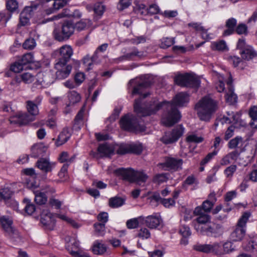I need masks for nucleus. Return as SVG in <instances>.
<instances>
[{
  "label": "nucleus",
  "mask_w": 257,
  "mask_h": 257,
  "mask_svg": "<svg viewBox=\"0 0 257 257\" xmlns=\"http://www.w3.org/2000/svg\"><path fill=\"white\" fill-rule=\"evenodd\" d=\"M149 93H145L143 96L136 99L134 103V110L138 116H147L155 114L161 108H164L161 122L167 127L173 126L177 123L181 118L180 112L172 103L168 101L160 102L154 98L146 105L142 104V99L149 95Z\"/></svg>",
  "instance_id": "1"
},
{
  "label": "nucleus",
  "mask_w": 257,
  "mask_h": 257,
  "mask_svg": "<svg viewBox=\"0 0 257 257\" xmlns=\"http://www.w3.org/2000/svg\"><path fill=\"white\" fill-rule=\"evenodd\" d=\"M198 117L208 122L218 109L217 102L208 96L203 97L195 105Z\"/></svg>",
  "instance_id": "2"
},
{
  "label": "nucleus",
  "mask_w": 257,
  "mask_h": 257,
  "mask_svg": "<svg viewBox=\"0 0 257 257\" xmlns=\"http://www.w3.org/2000/svg\"><path fill=\"white\" fill-rule=\"evenodd\" d=\"M121 127L127 131L135 133H143L146 131V127L139 123L136 116L133 115H125L120 120Z\"/></svg>",
  "instance_id": "3"
},
{
  "label": "nucleus",
  "mask_w": 257,
  "mask_h": 257,
  "mask_svg": "<svg viewBox=\"0 0 257 257\" xmlns=\"http://www.w3.org/2000/svg\"><path fill=\"white\" fill-rule=\"evenodd\" d=\"M74 26L70 22H65L61 28H56L53 31V36L55 40L62 42L68 40L73 34Z\"/></svg>",
  "instance_id": "4"
},
{
  "label": "nucleus",
  "mask_w": 257,
  "mask_h": 257,
  "mask_svg": "<svg viewBox=\"0 0 257 257\" xmlns=\"http://www.w3.org/2000/svg\"><path fill=\"white\" fill-rule=\"evenodd\" d=\"M175 81L179 85L189 87H198L200 83L196 76L188 73L178 75L175 77Z\"/></svg>",
  "instance_id": "5"
},
{
  "label": "nucleus",
  "mask_w": 257,
  "mask_h": 257,
  "mask_svg": "<svg viewBox=\"0 0 257 257\" xmlns=\"http://www.w3.org/2000/svg\"><path fill=\"white\" fill-rule=\"evenodd\" d=\"M237 48L240 50V54L242 59L249 61L257 57V52L253 48L247 45L244 39H239Z\"/></svg>",
  "instance_id": "6"
},
{
  "label": "nucleus",
  "mask_w": 257,
  "mask_h": 257,
  "mask_svg": "<svg viewBox=\"0 0 257 257\" xmlns=\"http://www.w3.org/2000/svg\"><path fill=\"white\" fill-rule=\"evenodd\" d=\"M184 133V128L182 125H178L171 132L166 133L161 138V141L165 144H170L177 142Z\"/></svg>",
  "instance_id": "7"
},
{
  "label": "nucleus",
  "mask_w": 257,
  "mask_h": 257,
  "mask_svg": "<svg viewBox=\"0 0 257 257\" xmlns=\"http://www.w3.org/2000/svg\"><path fill=\"white\" fill-rule=\"evenodd\" d=\"M143 151L142 146L138 144H122L118 146L116 153L119 155H124L127 153L140 154Z\"/></svg>",
  "instance_id": "8"
},
{
  "label": "nucleus",
  "mask_w": 257,
  "mask_h": 257,
  "mask_svg": "<svg viewBox=\"0 0 257 257\" xmlns=\"http://www.w3.org/2000/svg\"><path fill=\"white\" fill-rule=\"evenodd\" d=\"M198 229H204L201 233L203 235L217 237L223 233V228L221 225L213 222H209L207 226L200 227Z\"/></svg>",
  "instance_id": "9"
},
{
  "label": "nucleus",
  "mask_w": 257,
  "mask_h": 257,
  "mask_svg": "<svg viewBox=\"0 0 257 257\" xmlns=\"http://www.w3.org/2000/svg\"><path fill=\"white\" fill-rule=\"evenodd\" d=\"M232 118L234 125L230 126L226 130L224 135V139L226 140L232 137L235 127H244L246 125L245 122L240 118V115L238 113L233 114Z\"/></svg>",
  "instance_id": "10"
},
{
  "label": "nucleus",
  "mask_w": 257,
  "mask_h": 257,
  "mask_svg": "<svg viewBox=\"0 0 257 257\" xmlns=\"http://www.w3.org/2000/svg\"><path fill=\"white\" fill-rule=\"evenodd\" d=\"M54 215L48 210H43L41 213V222L45 229L53 230L55 225Z\"/></svg>",
  "instance_id": "11"
},
{
  "label": "nucleus",
  "mask_w": 257,
  "mask_h": 257,
  "mask_svg": "<svg viewBox=\"0 0 257 257\" xmlns=\"http://www.w3.org/2000/svg\"><path fill=\"white\" fill-rule=\"evenodd\" d=\"M55 68L57 70L56 72V78L59 79L67 78L72 70L71 65H66V63H62L61 62H57L55 64Z\"/></svg>",
  "instance_id": "12"
},
{
  "label": "nucleus",
  "mask_w": 257,
  "mask_h": 257,
  "mask_svg": "<svg viewBox=\"0 0 257 257\" xmlns=\"http://www.w3.org/2000/svg\"><path fill=\"white\" fill-rule=\"evenodd\" d=\"M151 82L148 80H142L138 78L132 79L129 82V84L131 85H136V86L134 87L133 91V94H141L142 93V90L149 87L151 85Z\"/></svg>",
  "instance_id": "13"
},
{
  "label": "nucleus",
  "mask_w": 257,
  "mask_h": 257,
  "mask_svg": "<svg viewBox=\"0 0 257 257\" xmlns=\"http://www.w3.org/2000/svg\"><path fill=\"white\" fill-rule=\"evenodd\" d=\"M35 119V117L27 113L19 114L18 116L11 118V123L18 124L19 125H25L30 122L33 121Z\"/></svg>",
  "instance_id": "14"
},
{
  "label": "nucleus",
  "mask_w": 257,
  "mask_h": 257,
  "mask_svg": "<svg viewBox=\"0 0 257 257\" xmlns=\"http://www.w3.org/2000/svg\"><path fill=\"white\" fill-rule=\"evenodd\" d=\"M73 53V50L70 46H63L59 50L60 57L58 62L67 64L70 59Z\"/></svg>",
  "instance_id": "15"
},
{
  "label": "nucleus",
  "mask_w": 257,
  "mask_h": 257,
  "mask_svg": "<svg viewBox=\"0 0 257 257\" xmlns=\"http://www.w3.org/2000/svg\"><path fill=\"white\" fill-rule=\"evenodd\" d=\"M210 219V216L207 214L198 216L193 221L195 229L197 232L201 233L204 229H198V227L200 228V227H204V226H207L209 223Z\"/></svg>",
  "instance_id": "16"
},
{
  "label": "nucleus",
  "mask_w": 257,
  "mask_h": 257,
  "mask_svg": "<svg viewBox=\"0 0 257 257\" xmlns=\"http://www.w3.org/2000/svg\"><path fill=\"white\" fill-rule=\"evenodd\" d=\"M116 174L122 177L123 180L128 181L131 183H134L135 171L132 169L119 168L115 171Z\"/></svg>",
  "instance_id": "17"
},
{
  "label": "nucleus",
  "mask_w": 257,
  "mask_h": 257,
  "mask_svg": "<svg viewBox=\"0 0 257 257\" xmlns=\"http://www.w3.org/2000/svg\"><path fill=\"white\" fill-rule=\"evenodd\" d=\"M189 101V96L185 92H180L176 95L174 99L169 103H172L176 108V106H183L185 103H188Z\"/></svg>",
  "instance_id": "18"
},
{
  "label": "nucleus",
  "mask_w": 257,
  "mask_h": 257,
  "mask_svg": "<svg viewBox=\"0 0 257 257\" xmlns=\"http://www.w3.org/2000/svg\"><path fill=\"white\" fill-rule=\"evenodd\" d=\"M182 164V159L168 157L166 158L165 163L161 165H164L170 169L177 171L181 169Z\"/></svg>",
  "instance_id": "19"
},
{
  "label": "nucleus",
  "mask_w": 257,
  "mask_h": 257,
  "mask_svg": "<svg viewBox=\"0 0 257 257\" xmlns=\"http://www.w3.org/2000/svg\"><path fill=\"white\" fill-rule=\"evenodd\" d=\"M54 164L50 163L45 158H40L36 163V166L45 173L51 172Z\"/></svg>",
  "instance_id": "20"
},
{
  "label": "nucleus",
  "mask_w": 257,
  "mask_h": 257,
  "mask_svg": "<svg viewBox=\"0 0 257 257\" xmlns=\"http://www.w3.org/2000/svg\"><path fill=\"white\" fill-rule=\"evenodd\" d=\"M97 151L101 157H109L114 154L113 148L107 143L100 144Z\"/></svg>",
  "instance_id": "21"
},
{
  "label": "nucleus",
  "mask_w": 257,
  "mask_h": 257,
  "mask_svg": "<svg viewBox=\"0 0 257 257\" xmlns=\"http://www.w3.org/2000/svg\"><path fill=\"white\" fill-rule=\"evenodd\" d=\"M71 134L68 127H65L58 136L56 145L57 146H61L65 143L70 138Z\"/></svg>",
  "instance_id": "22"
},
{
  "label": "nucleus",
  "mask_w": 257,
  "mask_h": 257,
  "mask_svg": "<svg viewBox=\"0 0 257 257\" xmlns=\"http://www.w3.org/2000/svg\"><path fill=\"white\" fill-rule=\"evenodd\" d=\"M144 56V52L139 51L137 48L134 47L133 48L132 52L120 57L119 58V60L120 61H122L123 60H132L136 57H137L138 58H142Z\"/></svg>",
  "instance_id": "23"
},
{
  "label": "nucleus",
  "mask_w": 257,
  "mask_h": 257,
  "mask_svg": "<svg viewBox=\"0 0 257 257\" xmlns=\"http://www.w3.org/2000/svg\"><path fill=\"white\" fill-rule=\"evenodd\" d=\"M236 24L237 21L235 19L232 18L227 20L225 23V27L227 29L224 31L223 35L228 36L233 34L235 32Z\"/></svg>",
  "instance_id": "24"
},
{
  "label": "nucleus",
  "mask_w": 257,
  "mask_h": 257,
  "mask_svg": "<svg viewBox=\"0 0 257 257\" xmlns=\"http://www.w3.org/2000/svg\"><path fill=\"white\" fill-rule=\"evenodd\" d=\"M245 230L243 227H238L230 234L231 239L234 241L241 240L244 236Z\"/></svg>",
  "instance_id": "25"
},
{
  "label": "nucleus",
  "mask_w": 257,
  "mask_h": 257,
  "mask_svg": "<svg viewBox=\"0 0 257 257\" xmlns=\"http://www.w3.org/2000/svg\"><path fill=\"white\" fill-rule=\"evenodd\" d=\"M146 226L150 228H157L161 223V219L154 216H148L145 220L144 219Z\"/></svg>",
  "instance_id": "26"
},
{
  "label": "nucleus",
  "mask_w": 257,
  "mask_h": 257,
  "mask_svg": "<svg viewBox=\"0 0 257 257\" xmlns=\"http://www.w3.org/2000/svg\"><path fill=\"white\" fill-rule=\"evenodd\" d=\"M0 222L3 228L6 232L9 231H12L13 228L12 226L13 220L8 216H3L0 217Z\"/></svg>",
  "instance_id": "27"
},
{
  "label": "nucleus",
  "mask_w": 257,
  "mask_h": 257,
  "mask_svg": "<svg viewBox=\"0 0 257 257\" xmlns=\"http://www.w3.org/2000/svg\"><path fill=\"white\" fill-rule=\"evenodd\" d=\"M81 16V13L78 10H75L73 12L70 13L68 10H64V11L54 17V19H60L63 17H74V18H80Z\"/></svg>",
  "instance_id": "28"
},
{
  "label": "nucleus",
  "mask_w": 257,
  "mask_h": 257,
  "mask_svg": "<svg viewBox=\"0 0 257 257\" xmlns=\"http://www.w3.org/2000/svg\"><path fill=\"white\" fill-rule=\"evenodd\" d=\"M125 199L120 197L115 196L109 199L108 205L111 208H117L123 205Z\"/></svg>",
  "instance_id": "29"
},
{
  "label": "nucleus",
  "mask_w": 257,
  "mask_h": 257,
  "mask_svg": "<svg viewBox=\"0 0 257 257\" xmlns=\"http://www.w3.org/2000/svg\"><path fill=\"white\" fill-rule=\"evenodd\" d=\"M144 223V218L139 217L128 220L126 222V226L129 229L137 228L140 224Z\"/></svg>",
  "instance_id": "30"
},
{
  "label": "nucleus",
  "mask_w": 257,
  "mask_h": 257,
  "mask_svg": "<svg viewBox=\"0 0 257 257\" xmlns=\"http://www.w3.org/2000/svg\"><path fill=\"white\" fill-rule=\"evenodd\" d=\"M15 80L17 82L23 81L25 83H30L34 80V76L30 73H24L16 77Z\"/></svg>",
  "instance_id": "31"
},
{
  "label": "nucleus",
  "mask_w": 257,
  "mask_h": 257,
  "mask_svg": "<svg viewBox=\"0 0 257 257\" xmlns=\"http://www.w3.org/2000/svg\"><path fill=\"white\" fill-rule=\"evenodd\" d=\"M27 108L29 113L35 117L39 113L38 105L33 101L28 100L27 101Z\"/></svg>",
  "instance_id": "32"
},
{
  "label": "nucleus",
  "mask_w": 257,
  "mask_h": 257,
  "mask_svg": "<svg viewBox=\"0 0 257 257\" xmlns=\"http://www.w3.org/2000/svg\"><path fill=\"white\" fill-rule=\"evenodd\" d=\"M7 13H12L16 12L19 8V3L16 0H6Z\"/></svg>",
  "instance_id": "33"
},
{
  "label": "nucleus",
  "mask_w": 257,
  "mask_h": 257,
  "mask_svg": "<svg viewBox=\"0 0 257 257\" xmlns=\"http://www.w3.org/2000/svg\"><path fill=\"white\" fill-rule=\"evenodd\" d=\"M106 251V246L100 242H95L92 247V251L95 254H102Z\"/></svg>",
  "instance_id": "34"
},
{
  "label": "nucleus",
  "mask_w": 257,
  "mask_h": 257,
  "mask_svg": "<svg viewBox=\"0 0 257 257\" xmlns=\"http://www.w3.org/2000/svg\"><path fill=\"white\" fill-rule=\"evenodd\" d=\"M35 194V201L37 204L41 205L45 204L47 202V197L44 193L36 191Z\"/></svg>",
  "instance_id": "35"
},
{
  "label": "nucleus",
  "mask_w": 257,
  "mask_h": 257,
  "mask_svg": "<svg viewBox=\"0 0 257 257\" xmlns=\"http://www.w3.org/2000/svg\"><path fill=\"white\" fill-rule=\"evenodd\" d=\"M169 174L161 173L158 174L154 176L153 182L155 183L161 184L167 181L169 178Z\"/></svg>",
  "instance_id": "36"
},
{
  "label": "nucleus",
  "mask_w": 257,
  "mask_h": 257,
  "mask_svg": "<svg viewBox=\"0 0 257 257\" xmlns=\"http://www.w3.org/2000/svg\"><path fill=\"white\" fill-rule=\"evenodd\" d=\"M148 178V175L142 172L135 171L134 182L137 183H139L140 182L144 183L147 181Z\"/></svg>",
  "instance_id": "37"
},
{
  "label": "nucleus",
  "mask_w": 257,
  "mask_h": 257,
  "mask_svg": "<svg viewBox=\"0 0 257 257\" xmlns=\"http://www.w3.org/2000/svg\"><path fill=\"white\" fill-rule=\"evenodd\" d=\"M26 68V66H25L20 60H18L17 62H16L11 65L10 70L15 73H19L21 71Z\"/></svg>",
  "instance_id": "38"
},
{
  "label": "nucleus",
  "mask_w": 257,
  "mask_h": 257,
  "mask_svg": "<svg viewBox=\"0 0 257 257\" xmlns=\"http://www.w3.org/2000/svg\"><path fill=\"white\" fill-rule=\"evenodd\" d=\"M68 98L69 100V105L77 103L80 101L81 99L80 95L75 91L70 92L68 95Z\"/></svg>",
  "instance_id": "39"
},
{
  "label": "nucleus",
  "mask_w": 257,
  "mask_h": 257,
  "mask_svg": "<svg viewBox=\"0 0 257 257\" xmlns=\"http://www.w3.org/2000/svg\"><path fill=\"white\" fill-rule=\"evenodd\" d=\"M10 239L14 242H17L21 239V237L19 234V232L17 230L13 228L12 231H9L7 232Z\"/></svg>",
  "instance_id": "40"
},
{
  "label": "nucleus",
  "mask_w": 257,
  "mask_h": 257,
  "mask_svg": "<svg viewBox=\"0 0 257 257\" xmlns=\"http://www.w3.org/2000/svg\"><path fill=\"white\" fill-rule=\"evenodd\" d=\"M250 216V213L249 212H244L239 219L237 226L244 228Z\"/></svg>",
  "instance_id": "41"
},
{
  "label": "nucleus",
  "mask_w": 257,
  "mask_h": 257,
  "mask_svg": "<svg viewBox=\"0 0 257 257\" xmlns=\"http://www.w3.org/2000/svg\"><path fill=\"white\" fill-rule=\"evenodd\" d=\"M236 170L237 166L236 165H231L224 170V173L227 178L231 179Z\"/></svg>",
  "instance_id": "42"
},
{
  "label": "nucleus",
  "mask_w": 257,
  "mask_h": 257,
  "mask_svg": "<svg viewBox=\"0 0 257 257\" xmlns=\"http://www.w3.org/2000/svg\"><path fill=\"white\" fill-rule=\"evenodd\" d=\"M25 66L27 64L32 63L34 61V57L31 53L24 55L22 58L19 60Z\"/></svg>",
  "instance_id": "43"
},
{
  "label": "nucleus",
  "mask_w": 257,
  "mask_h": 257,
  "mask_svg": "<svg viewBox=\"0 0 257 257\" xmlns=\"http://www.w3.org/2000/svg\"><path fill=\"white\" fill-rule=\"evenodd\" d=\"M212 48L218 51H224L227 49V46L224 41L214 42L212 44Z\"/></svg>",
  "instance_id": "44"
},
{
  "label": "nucleus",
  "mask_w": 257,
  "mask_h": 257,
  "mask_svg": "<svg viewBox=\"0 0 257 257\" xmlns=\"http://www.w3.org/2000/svg\"><path fill=\"white\" fill-rule=\"evenodd\" d=\"M30 18L29 15H28L22 11L20 15V25L22 26L27 25L29 23Z\"/></svg>",
  "instance_id": "45"
},
{
  "label": "nucleus",
  "mask_w": 257,
  "mask_h": 257,
  "mask_svg": "<svg viewBox=\"0 0 257 257\" xmlns=\"http://www.w3.org/2000/svg\"><path fill=\"white\" fill-rule=\"evenodd\" d=\"M151 233L146 228H141L137 234V236L143 239H148L150 237Z\"/></svg>",
  "instance_id": "46"
},
{
  "label": "nucleus",
  "mask_w": 257,
  "mask_h": 257,
  "mask_svg": "<svg viewBox=\"0 0 257 257\" xmlns=\"http://www.w3.org/2000/svg\"><path fill=\"white\" fill-rule=\"evenodd\" d=\"M226 101L230 104H233L237 101V96L232 89L229 88L226 95Z\"/></svg>",
  "instance_id": "47"
},
{
  "label": "nucleus",
  "mask_w": 257,
  "mask_h": 257,
  "mask_svg": "<svg viewBox=\"0 0 257 257\" xmlns=\"http://www.w3.org/2000/svg\"><path fill=\"white\" fill-rule=\"evenodd\" d=\"M203 141L201 137H198L196 135H191L186 138V141L189 143H199Z\"/></svg>",
  "instance_id": "48"
},
{
  "label": "nucleus",
  "mask_w": 257,
  "mask_h": 257,
  "mask_svg": "<svg viewBox=\"0 0 257 257\" xmlns=\"http://www.w3.org/2000/svg\"><path fill=\"white\" fill-rule=\"evenodd\" d=\"M36 46L35 41L34 39H28L23 43V47L25 49H33Z\"/></svg>",
  "instance_id": "49"
},
{
  "label": "nucleus",
  "mask_w": 257,
  "mask_h": 257,
  "mask_svg": "<svg viewBox=\"0 0 257 257\" xmlns=\"http://www.w3.org/2000/svg\"><path fill=\"white\" fill-rule=\"evenodd\" d=\"M105 9L104 6L100 3L95 4L93 7L94 13L98 15L101 16L103 14Z\"/></svg>",
  "instance_id": "50"
},
{
  "label": "nucleus",
  "mask_w": 257,
  "mask_h": 257,
  "mask_svg": "<svg viewBox=\"0 0 257 257\" xmlns=\"http://www.w3.org/2000/svg\"><path fill=\"white\" fill-rule=\"evenodd\" d=\"M235 31L239 35L247 34V27L244 24H239L236 28Z\"/></svg>",
  "instance_id": "51"
},
{
  "label": "nucleus",
  "mask_w": 257,
  "mask_h": 257,
  "mask_svg": "<svg viewBox=\"0 0 257 257\" xmlns=\"http://www.w3.org/2000/svg\"><path fill=\"white\" fill-rule=\"evenodd\" d=\"M194 249L205 253L210 252V244H197L194 246Z\"/></svg>",
  "instance_id": "52"
},
{
  "label": "nucleus",
  "mask_w": 257,
  "mask_h": 257,
  "mask_svg": "<svg viewBox=\"0 0 257 257\" xmlns=\"http://www.w3.org/2000/svg\"><path fill=\"white\" fill-rule=\"evenodd\" d=\"M90 21L88 20H81L76 23L74 29L78 31H82L84 30L87 26V24Z\"/></svg>",
  "instance_id": "53"
},
{
  "label": "nucleus",
  "mask_w": 257,
  "mask_h": 257,
  "mask_svg": "<svg viewBox=\"0 0 257 257\" xmlns=\"http://www.w3.org/2000/svg\"><path fill=\"white\" fill-rule=\"evenodd\" d=\"M37 7L38 5H32L30 6H27L23 10V12H25V14H28V15H29L31 18L34 15V11L37 10Z\"/></svg>",
  "instance_id": "54"
},
{
  "label": "nucleus",
  "mask_w": 257,
  "mask_h": 257,
  "mask_svg": "<svg viewBox=\"0 0 257 257\" xmlns=\"http://www.w3.org/2000/svg\"><path fill=\"white\" fill-rule=\"evenodd\" d=\"M24 201L27 203L25 207L26 212L29 215L32 214L36 209L35 205L31 204L28 199H25Z\"/></svg>",
  "instance_id": "55"
},
{
  "label": "nucleus",
  "mask_w": 257,
  "mask_h": 257,
  "mask_svg": "<svg viewBox=\"0 0 257 257\" xmlns=\"http://www.w3.org/2000/svg\"><path fill=\"white\" fill-rule=\"evenodd\" d=\"M222 245L220 243L215 242L212 244H210V252H214L218 254L221 252Z\"/></svg>",
  "instance_id": "56"
},
{
  "label": "nucleus",
  "mask_w": 257,
  "mask_h": 257,
  "mask_svg": "<svg viewBox=\"0 0 257 257\" xmlns=\"http://www.w3.org/2000/svg\"><path fill=\"white\" fill-rule=\"evenodd\" d=\"M179 232L185 238L191 235V231L189 227L185 225H182L181 226Z\"/></svg>",
  "instance_id": "57"
},
{
  "label": "nucleus",
  "mask_w": 257,
  "mask_h": 257,
  "mask_svg": "<svg viewBox=\"0 0 257 257\" xmlns=\"http://www.w3.org/2000/svg\"><path fill=\"white\" fill-rule=\"evenodd\" d=\"M94 227L96 232L100 235H103L105 230V224L98 223L94 224Z\"/></svg>",
  "instance_id": "58"
},
{
  "label": "nucleus",
  "mask_w": 257,
  "mask_h": 257,
  "mask_svg": "<svg viewBox=\"0 0 257 257\" xmlns=\"http://www.w3.org/2000/svg\"><path fill=\"white\" fill-rule=\"evenodd\" d=\"M232 122H233V120L231 121L230 118L223 116V117L218 118L216 119L215 125L217 126L219 125V123L223 125L224 123H230Z\"/></svg>",
  "instance_id": "59"
},
{
  "label": "nucleus",
  "mask_w": 257,
  "mask_h": 257,
  "mask_svg": "<svg viewBox=\"0 0 257 257\" xmlns=\"http://www.w3.org/2000/svg\"><path fill=\"white\" fill-rule=\"evenodd\" d=\"M234 246H233L232 242L230 241H227L223 244L224 251L225 253H229L234 250Z\"/></svg>",
  "instance_id": "60"
},
{
  "label": "nucleus",
  "mask_w": 257,
  "mask_h": 257,
  "mask_svg": "<svg viewBox=\"0 0 257 257\" xmlns=\"http://www.w3.org/2000/svg\"><path fill=\"white\" fill-rule=\"evenodd\" d=\"M147 11L151 15H155L160 13V9L157 5L153 4L147 9Z\"/></svg>",
  "instance_id": "61"
},
{
  "label": "nucleus",
  "mask_w": 257,
  "mask_h": 257,
  "mask_svg": "<svg viewBox=\"0 0 257 257\" xmlns=\"http://www.w3.org/2000/svg\"><path fill=\"white\" fill-rule=\"evenodd\" d=\"M217 154V151H214L213 152L209 153L202 160L200 163L201 166H203L207 164L211 159Z\"/></svg>",
  "instance_id": "62"
},
{
  "label": "nucleus",
  "mask_w": 257,
  "mask_h": 257,
  "mask_svg": "<svg viewBox=\"0 0 257 257\" xmlns=\"http://www.w3.org/2000/svg\"><path fill=\"white\" fill-rule=\"evenodd\" d=\"M213 205L214 202L206 200L202 204V209L205 212H209Z\"/></svg>",
  "instance_id": "63"
},
{
  "label": "nucleus",
  "mask_w": 257,
  "mask_h": 257,
  "mask_svg": "<svg viewBox=\"0 0 257 257\" xmlns=\"http://www.w3.org/2000/svg\"><path fill=\"white\" fill-rule=\"evenodd\" d=\"M241 141L240 137H236L231 140L228 143V147L229 148L233 149L237 146L239 142Z\"/></svg>",
  "instance_id": "64"
}]
</instances>
